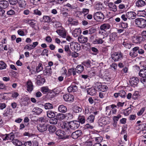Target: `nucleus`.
Here are the masks:
<instances>
[{
  "mask_svg": "<svg viewBox=\"0 0 146 146\" xmlns=\"http://www.w3.org/2000/svg\"><path fill=\"white\" fill-rule=\"evenodd\" d=\"M80 126L79 122L77 121H73L68 122V124L65 122L63 123L61 126L62 128L66 131H70V129H75Z\"/></svg>",
  "mask_w": 146,
  "mask_h": 146,
  "instance_id": "1",
  "label": "nucleus"
},
{
  "mask_svg": "<svg viewBox=\"0 0 146 146\" xmlns=\"http://www.w3.org/2000/svg\"><path fill=\"white\" fill-rule=\"evenodd\" d=\"M135 24L139 27L144 28L146 27V20L141 18H138L135 20Z\"/></svg>",
  "mask_w": 146,
  "mask_h": 146,
  "instance_id": "2",
  "label": "nucleus"
},
{
  "mask_svg": "<svg viewBox=\"0 0 146 146\" xmlns=\"http://www.w3.org/2000/svg\"><path fill=\"white\" fill-rule=\"evenodd\" d=\"M111 58L115 61H117L123 58V54L120 52H114L112 54Z\"/></svg>",
  "mask_w": 146,
  "mask_h": 146,
  "instance_id": "3",
  "label": "nucleus"
},
{
  "mask_svg": "<svg viewBox=\"0 0 146 146\" xmlns=\"http://www.w3.org/2000/svg\"><path fill=\"white\" fill-rule=\"evenodd\" d=\"M95 20L99 21H103L104 19L105 16L102 13L100 12L95 13L94 15Z\"/></svg>",
  "mask_w": 146,
  "mask_h": 146,
  "instance_id": "4",
  "label": "nucleus"
},
{
  "mask_svg": "<svg viewBox=\"0 0 146 146\" xmlns=\"http://www.w3.org/2000/svg\"><path fill=\"white\" fill-rule=\"evenodd\" d=\"M71 49L74 52H77L80 50L81 46L80 44L77 42H72L70 44Z\"/></svg>",
  "mask_w": 146,
  "mask_h": 146,
  "instance_id": "5",
  "label": "nucleus"
},
{
  "mask_svg": "<svg viewBox=\"0 0 146 146\" xmlns=\"http://www.w3.org/2000/svg\"><path fill=\"white\" fill-rule=\"evenodd\" d=\"M84 137L85 138L87 137L88 138L84 143V146H93V140L92 138L90 137V134L84 135Z\"/></svg>",
  "mask_w": 146,
  "mask_h": 146,
  "instance_id": "6",
  "label": "nucleus"
},
{
  "mask_svg": "<svg viewBox=\"0 0 146 146\" xmlns=\"http://www.w3.org/2000/svg\"><path fill=\"white\" fill-rule=\"evenodd\" d=\"M95 87L99 91H101L103 92H105L108 88V87L107 86L103 85L101 83H97L95 86Z\"/></svg>",
  "mask_w": 146,
  "mask_h": 146,
  "instance_id": "7",
  "label": "nucleus"
},
{
  "mask_svg": "<svg viewBox=\"0 0 146 146\" xmlns=\"http://www.w3.org/2000/svg\"><path fill=\"white\" fill-rule=\"evenodd\" d=\"M63 98L65 101L70 102H72L74 100V96L69 94H64L63 96Z\"/></svg>",
  "mask_w": 146,
  "mask_h": 146,
  "instance_id": "8",
  "label": "nucleus"
},
{
  "mask_svg": "<svg viewBox=\"0 0 146 146\" xmlns=\"http://www.w3.org/2000/svg\"><path fill=\"white\" fill-rule=\"evenodd\" d=\"M47 125L46 123H40L37 125V129L40 132H43L47 130Z\"/></svg>",
  "mask_w": 146,
  "mask_h": 146,
  "instance_id": "9",
  "label": "nucleus"
},
{
  "mask_svg": "<svg viewBox=\"0 0 146 146\" xmlns=\"http://www.w3.org/2000/svg\"><path fill=\"white\" fill-rule=\"evenodd\" d=\"M109 122L106 118L102 117L99 119L98 123L99 126L103 127L104 125L108 123Z\"/></svg>",
  "mask_w": 146,
  "mask_h": 146,
  "instance_id": "10",
  "label": "nucleus"
},
{
  "mask_svg": "<svg viewBox=\"0 0 146 146\" xmlns=\"http://www.w3.org/2000/svg\"><path fill=\"white\" fill-rule=\"evenodd\" d=\"M139 82L138 78L137 77H133L131 78L130 83L132 86L135 87L137 86Z\"/></svg>",
  "mask_w": 146,
  "mask_h": 146,
  "instance_id": "11",
  "label": "nucleus"
},
{
  "mask_svg": "<svg viewBox=\"0 0 146 146\" xmlns=\"http://www.w3.org/2000/svg\"><path fill=\"white\" fill-rule=\"evenodd\" d=\"M132 41L133 43L136 44H139L143 41V38L140 35L135 36L132 38Z\"/></svg>",
  "mask_w": 146,
  "mask_h": 146,
  "instance_id": "12",
  "label": "nucleus"
},
{
  "mask_svg": "<svg viewBox=\"0 0 146 146\" xmlns=\"http://www.w3.org/2000/svg\"><path fill=\"white\" fill-rule=\"evenodd\" d=\"M82 134V131L80 130H77L73 132L71 135L72 137L76 139L80 136Z\"/></svg>",
  "mask_w": 146,
  "mask_h": 146,
  "instance_id": "13",
  "label": "nucleus"
},
{
  "mask_svg": "<svg viewBox=\"0 0 146 146\" xmlns=\"http://www.w3.org/2000/svg\"><path fill=\"white\" fill-rule=\"evenodd\" d=\"M138 47L136 46L133 48L131 52H129V55L131 57L134 58L138 55Z\"/></svg>",
  "mask_w": 146,
  "mask_h": 146,
  "instance_id": "14",
  "label": "nucleus"
},
{
  "mask_svg": "<svg viewBox=\"0 0 146 146\" xmlns=\"http://www.w3.org/2000/svg\"><path fill=\"white\" fill-rule=\"evenodd\" d=\"M108 9L110 11L115 12L117 11V6L112 2L109 3L108 4Z\"/></svg>",
  "mask_w": 146,
  "mask_h": 146,
  "instance_id": "15",
  "label": "nucleus"
},
{
  "mask_svg": "<svg viewBox=\"0 0 146 146\" xmlns=\"http://www.w3.org/2000/svg\"><path fill=\"white\" fill-rule=\"evenodd\" d=\"M122 44L126 48L129 49L131 48L132 45V44L129 40L126 39H124Z\"/></svg>",
  "mask_w": 146,
  "mask_h": 146,
  "instance_id": "16",
  "label": "nucleus"
},
{
  "mask_svg": "<svg viewBox=\"0 0 146 146\" xmlns=\"http://www.w3.org/2000/svg\"><path fill=\"white\" fill-rule=\"evenodd\" d=\"M81 29L80 28H77L73 30L72 32V36L74 37H76L81 34Z\"/></svg>",
  "mask_w": 146,
  "mask_h": 146,
  "instance_id": "17",
  "label": "nucleus"
},
{
  "mask_svg": "<svg viewBox=\"0 0 146 146\" xmlns=\"http://www.w3.org/2000/svg\"><path fill=\"white\" fill-rule=\"evenodd\" d=\"M27 90L30 93L31 92L33 89V85L32 82L30 80L27 82Z\"/></svg>",
  "mask_w": 146,
  "mask_h": 146,
  "instance_id": "18",
  "label": "nucleus"
},
{
  "mask_svg": "<svg viewBox=\"0 0 146 146\" xmlns=\"http://www.w3.org/2000/svg\"><path fill=\"white\" fill-rule=\"evenodd\" d=\"M67 90L69 92H72L76 91L78 88L76 86L74 83V84H72L70 86L68 87Z\"/></svg>",
  "mask_w": 146,
  "mask_h": 146,
  "instance_id": "19",
  "label": "nucleus"
},
{
  "mask_svg": "<svg viewBox=\"0 0 146 146\" xmlns=\"http://www.w3.org/2000/svg\"><path fill=\"white\" fill-rule=\"evenodd\" d=\"M126 13L127 18L128 19H133L136 18V14L134 12H129L127 13Z\"/></svg>",
  "mask_w": 146,
  "mask_h": 146,
  "instance_id": "20",
  "label": "nucleus"
},
{
  "mask_svg": "<svg viewBox=\"0 0 146 146\" xmlns=\"http://www.w3.org/2000/svg\"><path fill=\"white\" fill-rule=\"evenodd\" d=\"M111 27L110 24L108 23H105L101 25L100 29L102 31H106L109 29Z\"/></svg>",
  "mask_w": 146,
  "mask_h": 146,
  "instance_id": "21",
  "label": "nucleus"
},
{
  "mask_svg": "<svg viewBox=\"0 0 146 146\" xmlns=\"http://www.w3.org/2000/svg\"><path fill=\"white\" fill-rule=\"evenodd\" d=\"M117 33L116 32L112 33L110 36V40L108 42L111 43L114 41L117 37Z\"/></svg>",
  "mask_w": 146,
  "mask_h": 146,
  "instance_id": "22",
  "label": "nucleus"
},
{
  "mask_svg": "<svg viewBox=\"0 0 146 146\" xmlns=\"http://www.w3.org/2000/svg\"><path fill=\"white\" fill-rule=\"evenodd\" d=\"M56 134L59 137V138L61 139H64L65 137L64 133V132L61 130H58L56 132Z\"/></svg>",
  "mask_w": 146,
  "mask_h": 146,
  "instance_id": "23",
  "label": "nucleus"
},
{
  "mask_svg": "<svg viewBox=\"0 0 146 146\" xmlns=\"http://www.w3.org/2000/svg\"><path fill=\"white\" fill-rule=\"evenodd\" d=\"M58 110L60 112L65 113L67 111V109L66 106L63 105H61L58 106Z\"/></svg>",
  "mask_w": 146,
  "mask_h": 146,
  "instance_id": "24",
  "label": "nucleus"
},
{
  "mask_svg": "<svg viewBox=\"0 0 146 146\" xmlns=\"http://www.w3.org/2000/svg\"><path fill=\"white\" fill-rule=\"evenodd\" d=\"M19 6L22 8H25L27 5L25 0H19L18 1Z\"/></svg>",
  "mask_w": 146,
  "mask_h": 146,
  "instance_id": "25",
  "label": "nucleus"
},
{
  "mask_svg": "<svg viewBox=\"0 0 146 146\" xmlns=\"http://www.w3.org/2000/svg\"><path fill=\"white\" fill-rule=\"evenodd\" d=\"M52 72L51 68L49 66H46L43 70V73L45 75H49L51 74Z\"/></svg>",
  "mask_w": 146,
  "mask_h": 146,
  "instance_id": "26",
  "label": "nucleus"
},
{
  "mask_svg": "<svg viewBox=\"0 0 146 146\" xmlns=\"http://www.w3.org/2000/svg\"><path fill=\"white\" fill-rule=\"evenodd\" d=\"M37 78L38 80L37 81L36 83L38 85H42L45 82V79L41 77L40 75L38 76Z\"/></svg>",
  "mask_w": 146,
  "mask_h": 146,
  "instance_id": "27",
  "label": "nucleus"
},
{
  "mask_svg": "<svg viewBox=\"0 0 146 146\" xmlns=\"http://www.w3.org/2000/svg\"><path fill=\"white\" fill-rule=\"evenodd\" d=\"M78 40L80 43H84L87 42L88 38L87 37H85L83 35H81L78 37Z\"/></svg>",
  "mask_w": 146,
  "mask_h": 146,
  "instance_id": "28",
  "label": "nucleus"
},
{
  "mask_svg": "<svg viewBox=\"0 0 146 146\" xmlns=\"http://www.w3.org/2000/svg\"><path fill=\"white\" fill-rule=\"evenodd\" d=\"M56 32L59 36L65 38L66 37V32L64 30H57Z\"/></svg>",
  "mask_w": 146,
  "mask_h": 146,
  "instance_id": "29",
  "label": "nucleus"
},
{
  "mask_svg": "<svg viewBox=\"0 0 146 146\" xmlns=\"http://www.w3.org/2000/svg\"><path fill=\"white\" fill-rule=\"evenodd\" d=\"M105 37L103 36L102 38H97L93 41L94 44H102L104 42V39Z\"/></svg>",
  "mask_w": 146,
  "mask_h": 146,
  "instance_id": "30",
  "label": "nucleus"
},
{
  "mask_svg": "<svg viewBox=\"0 0 146 146\" xmlns=\"http://www.w3.org/2000/svg\"><path fill=\"white\" fill-rule=\"evenodd\" d=\"M146 5V2L143 0H138L136 2V5L138 7L144 6Z\"/></svg>",
  "mask_w": 146,
  "mask_h": 146,
  "instance_id": "31",
  "label": "nucleus"
},
{
  "mask_svg": "<svg viewBox=\"0 0 146 146\" xmlns=\"http://www.w3.org/2000/svg\"><path fill=\"white\" fill-rule=\"evenodd\" d=\"M42 110L38 107H36L33 109L32 112H34L36 115H38L42 111Z\"/></svg>",
  "mask_w": 146,
  "mask_h": 146,
  "instance_id": "32",
  "label": "nucleus"
},
{
  "mask_svg": "<svg viewBox=\"0 0 146 146\" xmlns=\"http://www.w3.org/2000/svg\"><path fill=\"white\" fill-rule=\"evenodd\" d=\"M87 90L88 93L91 96L95 95L96 93L95 89L93 88H87Z\"/></svg>",
  "mask_w": 146,
  "mask_h": 146,
  "instance_id": "33",
  "label": "nucleus"
},
{
  "mask_svg": "<svg viewBox=\"0 0 146 146\" xmlns=\"http://www.w3.org/2000/svg\"><path fill=\"white\" fill-rule=\"evenodd\" d=\"M139 76L141 77H146V69L144 68L141 69L139 73Z\"/></svg>",
  "mask_w": 146,
  "mask_h": 146,
  "instance_id": "34",
  "label": "nucleus"
},
{
  "mask_svg": "<svg viewBox=\"0 0 146 146\" xmlns=\"http://www.w3.org/2000/svg\"><path fill=\"white\" fill-rule=\"evenodd\" d=\"M9 5L8 1L5 0L1 1V8L5 9Z\"/></svg>",
  "mask_w": 146,
  "mask_h": 146,
  "instance_id": "35",
  "label": "nucleus"
},
{
  "mask_svg": "<svg viewBox=\"0 0 146 146\" xmlns=\"http://www.w3.org/2000/svg\"><path fill=\"white\" fill-rule=\"evenodd\" d=\"M84 68V66L82 65H79L76 68L75 70L77 73H80L83 71Z\"/></svg>",
  "mask_w": 146,
  "mask_h": 146,
  "instance_id": "36",
  "label": "nucleus"
},
{
  "mask_svg": "<svg viewBox=\"0 0 146 146\" xmlns=\"http://www.w3.org/2000/svg\"><path fill=\"white\" fill-rule=\"evenodd\" d=\"M78 121L79 123L83 124L85 123V118L84 116L83 115H79L78 117Z\"/></svg>",
  "mask_w": 146,
  "mask_h": 146,
  "instance_id": "37",
  "label": "nucleus"
},
{
  "mask_svg": "<svg viewBox=\"0 0 146 146\" xmlns=\"http://www.w3.org/2000/svg\"><path fill=\"white\" fill-rule=\"evenodd\" d=\"M40 91L43 94H46L47 92H49V90L48 87L47 86L42 87L40 88Z\"/></svg>",
  "mask_w": 146,
  "mask_h": 146,
  "instance_id": "38",
  "label": "nucleus"
},
{
  "mask_svg": "<svg viewBox=\"0 0 146 146\" xmlns=\"http://www.w3.org/2000/svg\"><path fill=\"white\" fill-rule=\"evenodd\" d=\"M45 109L46 110L52 109L53 108V105L50 103H46L44 105Z\"/></svg>",
  "mask_w": 146,
  "mask_h": 146,
  "instance_id": "39",
  "label": "nucleus"
},
{
  "mask_svg": "<svg viewBox=\"0 0 146 146\" xmlns=\"http://www.w3.org/2000/svg\"><path fill=\"white\" fill-rule=\"evenodd\" d=\"M56 117L57 118L58 120H62L65 118L66 116L64 114L59 113L57 115Z\"/></svg>",
  "mask_w": 146,
  "mask_h": 146,
  "instance_id": "40",
  "label": "nucleus"
},
{
  "mask_svg": "<svg viewBox=\"0 0 146 146\" xmlns=\"http://www.w3.org/2000/svg\"><path fill=\"white\" fill-rule=\"evenodd\" d=\"M140 95L138 91H136L133 94L132 98L134 100L138 99Z\"/></svg>",
  "mask_w": 146,
  "mask_h": 146,
  "instance_id": "41",
  "label": "nucleus"
},
{
  "mask_svg": "<svg viewBox=\"0 0 146 146\" xmlns=\"http://www.w3.org/2000/svg\"><path fill=\"white\" fill-rule=\"evenodd\" d=\"M47 115L49 118H52L55 116V113L51 111H48L47 112Z\"/></svg>",
  "mask_w": 146,
  "mask_h": 146,
  "instance_id": "42",
  "label": "nucleus"
},
{
  "mask_svg": "<svg viewBox=\"0 0 146 146\" xmlns=\"http://www.w3.org/2000/svg\"><path fill=\"white\" fill-rule=\"evenodd\" d=\"M93 141H95L96 143L101 142L103 140V138L102 137H95L92 138Z\"/></svg>",
  "mask_w": 146,
  "mask_h": 146,
  "instance_id": "43",
  "label": "nucleus"
},
{
  "mask_svg": "<svg viewBox=\"0 0 146 146\" xmlns=\"http://www.w3.org/2000/svg\"><path fill=\"white\" fill-rule=\"evenodd\" d=\"M48 130L49 132L51 133H54L56 130V128L54 125H50L48 127Z\"/></svg>",
  "mask_w": 146,
  "mask_h": 146,
  "instance_id": "44",
  "label": "nucleus"
},
{
  "mask_svg": "<svg viewBox=\"0 0 146 146\" xmlns=\"http://www.w3.org/2000/svg\"><path fill=\"white\" fill-rule=\"evenodd\" d=\"M114 107H113L111 108L110 111L109 112V113L108 114V115L110 116L111 115L114 114H115L117 111V110L114 108Z\"/></svg>",
  "mask_w": 146,
  "mask_h": 146,
  "instance_id": "45",
  "label": "nucleus"
},
{
  "mask_svg": "<svg viewBox=\"0 0 146 146\" xmlns=\"http://www.w3.org/2000/svg\"><path fill=\"white\" fill-rule=\"evenodd\" d=\"M13 143L15 145L17 146H20L22 145V142L17 139H14L12 141Z\"/></svg>",
  "mask_w": 146,
  "mask_h": 146,
  "instance_id": "46",
  "label": "nucleus"
},
{
  "mask_svg": "<svg viewBox=\"0 0 146 146\" xmlns=\"http://www.w3.org/2000/svg\"><path fill=\"white\" fill-rule=\"evenodd\" d=\"M94 116L92 115H91L88 117L87 121L89 123H92L94 122Z\"/></svg>",
  "mask_w": 146,
  "mask_h": 146,
  "instance_id": "47",
  "label": "nucleus"
},
{
  "mask_svg": "<svg viewBox=\"0 0 146 146\" xmlns=\"http://www.w3.org/2000/svg\"><path fill=\"white\" fill-rule=\"evenodd\" d=\"M82 111V108L79 106H75L73 109V111L76 113L81 112Z\"/></svg>",
  "mask_w": 146,
  "mask_h": 146,
  "instance_id": "48",
  "label": "nucleus"
},
{
  "mask_svg": "<svg viewBox=\"0 0 146 146\" xmlns=\"http://www.w3.org/2000/svg\"><path fill=\"white\" fill-rule=\"evenodd\" d=\"M43 21L44 22L49 23L52 20L50 17L47 16H44L43 17Z\"/></svg>",
  "mask_w": 146,
  "mask_h": 146,
  "instance_id": "49",
  "label": "nucleus"
},
{
  "mask_svg": "<svg viewBox=\"0 0 146 146\" xmlns=\"http://www.w3.org/2000/svg\"><path fill=\"white\" fill-rule=\"evenodd\" d=\"M92 62L90 60H88L83 62L82 64L87 68L90 67L91 66Z\"/></svg>",
  "mask_w": 146,
  "mask_h": 146,
  "instance_id": "50",
  "label": "nucleus"
},
{
  "mask_svg": "<svg viewBox=\"0 0 146 146\" xmlns=\"http://www.w3.org/2000/svg\"><path fill=\"white\" fill-rule=\"evenodd\" d=\"M3 115L4 117H7L11 115L10 110L7 109L4 112Z\"/></svg>",
  "mask_w": 146,
  "mask_h": 146,
  "instance_id": "51",
  "label": "nucleus"
},
{
  "mask_svg": "<svg viewBox=\"0 0 146 146\" xmlns=\"http://www.w3.org/2000/svg\"><path fill=\"white\" fill-rule=\"evenodd\" d=\"M58 119L56 118H53L50 119L49 120V123L50 124L55 125L58 122Z\"/></svg>",
  "mask_w": 146,
  "mask_h": 146,
  "instance_id": "52",
  "label": "nucleus"
},
{
  "mask_svg": "<svg viewBox=\"0 0 146 146\" xmlns=\"http://www.w3.org/2000/svg\"><path fill=\"white\" fill-rule=\"evenodd\" d=\"M48 119L45 117H41L39 118V121L41 123H45L48 121Z\"/></svg>",
  "mask_w": 146,
  "mask_h": 146,
  "instance_id": "53",
  "label": "nucleus"
},
{
  "mask_svg": "<svg viewBox=\"0 0 146 146\" xmlns=\"http://www.w3.org/2000/svg\"><path fill=\"white\" fill-rule=\"evenodd\" d=\"M65 116L66 117H67V120H68L72 119L74 117L73 114L71 113H66Z\"/></svg>",
  "mask_w": 146,
  "mask_h": 146,
  "instance_id": "54",
  "label": "nucleus"
},
{
  "mask_svg": "<svg viewBox=\"0 0 146 146\" xmlns=\"http://www.w3.org/2000/svg\"><path fill=\"white\" fill-rule=\"evenodd\" d=\"M43 67L42 64L41 63H39L36 69L37 72H39L42 70Z\"/></svg>",
  "mask_w": 146,
  "mask_h": 146,
  "instance_id": "55",
  "label": "nucleus"
},
{
  "mask_svg": "<svg viewBox=\"0 0 146 146\" xmlns=\"http://www.w3.org/2000/svg\"><path fill=\"white\" fill-rule=\"evenodd\" d=\"M36 24V21L33 19H30L29 24L31 27H34Z\"/></svg>",
  "mask_w": 146,
  "mask_h": 146,
  "instance_id": "56",
  "label": "nucleus"
},
{
  "mask_svg": "<svg viewBox=\"0 0 146 146\" xmlns=\"http://www.w3.org/2000/svg\"><path fill=\"white\" fill-rule=\"evenodd\" d=\"M102 4L100 3H99L96 4L95 7L96 9L100 10L102 9Z\"/></svg>",
  "mask_w": 146,
  "mask_h": 146,
  "instance_id": "57",
  "label": "nucleus"
},
{
  "mask_svg": "<svg viewBox=\"0 0 146 146\" xmlns=\"http://www.w3.org/2000/svg\"><path fill=\"white\" fill-rule=\"evenodd\" d=\"M32 47V44H27L24 47V49L25 50H30L33 49Z\"/></svg>",
  "mask_w": 146,
  "mask_h": 146,
  "instance_id": "58",
  "label": "nucleus"
},
{
  "mask_svg": "<svg viewBox=\"0 0 146 146\" xmlns=\"http://www.w3.org/2000/svg\"><path fill=\"white\" fill-rule=\"evenodd\" d=\"M125 92L123 90L120 91L119 92V96L121 98H125V95L126 94Z\"/></svg>",
  "mask_w": 146,
  "mask_h": 146,
  "instance_id": "59",
  "label": "nucleus"
},
{
  "mask_svg": "<svg viewBox=\"0 0 146 146\" xmlns=\"http://www.w3.org/2000/svg\"><path fill=\"white\" fill-rule=\"evenodd\" d=\"M138 14L139 16L144 17L146 15V12L144 10L138 11Z\"/></svg>",
  "mask_w": 146,
  "mask_h": 146,
  "instance_id": "60",
  "label": "nucleus"
},
{
  "mask_svg": "<svg viewBox=\"0 0 146 146\" xmlns=\"http://www.w3.org/2000/svg\"><path fill=\"white\" fill-rule=\"evenodd\" d=\"M131 111V107L128 108L124 111V114L126 115H128Z\"/></svg>",
  "mask_w": 146,
  "mask_h": 146,
  "instance_id": "61",
  "label": "nucleus"
},
{
  "mask_svg": "<svg viewBox=\"0 0 146 146\" xmlns=\"http://www.w3.org/2000/svg\"><path fill=\"white\" fill-rule=\"evenodd\" d=\"M7 67L6 64L3 62L1 61V70L4 69Z\"/></svg>",
  "mask_w": 146,
  "mask_h": 146,
  "instance_id": "62",
  "label": "nucleus"
},
{
  "mask_svg": "<svg viewBox=\"0 0 146 146\" xmlns=\"http://www.w3.org/2000/svg\"><path fill=\"white\" fill-rule=\"evenodd\" d=\"M113 106V105L106 106V114L107 115L109 112L110 111L111 108Z\"/></svg>",
  "mask_w": 146,
  "mask_h": 146,
  "instance_id": "63",
  "label": "nucleus"
},
{
  "mask_svg": "<svg viewBox=\"0 0 146 146\" xmlns=\"http://www.w3.org/2000/svg\"><path fill=\"white\" fill-rule=\"evenodd\" d=\"M121 26L122 28L126 29L128 27V24L127 23L121 22L120 23Z\"/></svg>",
  "mask_w": 146,
  "mask_h": 146,
  "instance_id": "64",
  "label": "nucleus"
}]
</instances>
